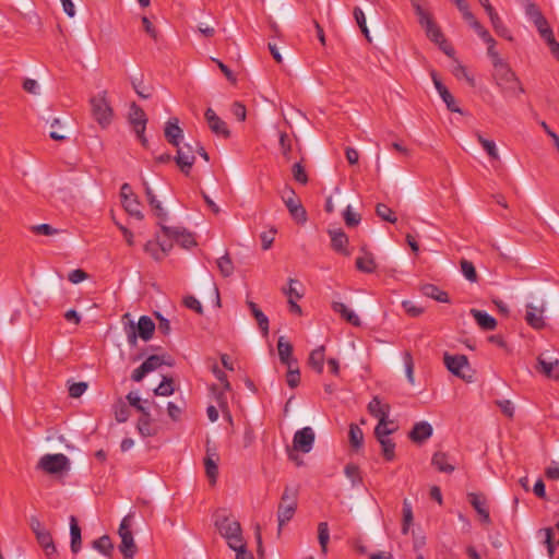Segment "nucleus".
Listing matches in <instances>:
<instances>
[{"instance_id":"obj_1","label":"nucleus","mask_w":559,"mask_h":559,"mask_svg":"<svg viewBox=\"0 0 559 559\" xmlns=\"http://www.w3.org/2000/svg\"><path fill=\"white\" fill-rule=\"evenodd\" d=\"M214 526L226 540L229 548L242 546V542H245L242 528L235 518L217 512L215 514Z\"/></svg>"},{"instance_id":"obj_2","label":"nucleus","mask_w":559,"mask_h":559,"mask_svg":"<svg viewBox=\"0 0 559 559\" xmlns=\"http://www.w3.org/2000/svg\"><path fill=\"white\" fill-rule=\"evenodd\" d=\"M492 76L503 93L513 96L524 93L522 84L507 62H498L493 66Z\"/></svg>"},{"instance_id":"obj_3","label":"nucleus","mask_w":559,"mask_h":559,"mask_svg":"<svg viewBox=\"0 0 559 559\" xmlns=\"http://www.w3.org/2000/svg\"><path fill=\"white\" fill-rule=\"evenodd\" d=\"M154 331L155 323L147 316L140 317L138 324H135L133 321H129V323L124 325L128 343L133 347L138 344V337H141L145 342L150 341L154 334Z\"/></svg>"},{"instance_id":"obj_4","label":"nucleus","mask_w":559,"mask_h":559,"mask_svg":"<svg viewBox=\"0 0 559 559\" xmlns=\"http://www.w3.org/2000/svg\"><path fill=\"white\" fill-rule=\"evenodd\" d=\"M412 5L418 17V23L425 29L427 37L435 44L442 45L444 36L440 27L433 21L431 13L424 9L416 0L412 1Z\"/></svg>"},{"instance_id":"obj_5","label":"nucleus","mask_w":559,"mask_h":559,"mask_svg":"<svg viewBox=\"0 0 559 559\" xmlns=\"http://www.w3.org/2000/svg\"><path fill=\"white\" fill-rule=\"evenodd\" d=\"M298 490L296 488L286 486L281 498V503L277 510L278 520V534L283 526L292 520L297 509Z\"/></svg>"},{"instance_id":"obj_6","label":"nucleus","mask_w":559,"mask_h":559,"mask_svg":"<svg viewBox=\"0 0 559 559\" xmlns=\"http://www.w3.org/2000/svg\"><path fill=\"white\" fill-rule=\"evenodd\" d=\"M131 520L132 515L128 514L124 516L119 525L118 535L121 539L119 545V550L122 554L124 559H134V556L138 551L136 544L133 538V534L131 532Z\"/></svg>"},{"instance_id":"obj_7","label":"nucleus","mask_w":559,"mask_h":559,"mask_svg":"<svg viewBox=\"0 0 559 559\" xmlns=\"http://www.w3.org/2000/svg\"><path fill=\"white\" fill-rule=\"evenodd\" d=\"M90 103L95 120L102 127L108 126L112 118V109L107 100L106 92H102L98 95L92 97Z\"/></svg>"},{"instance_id":"obj_8","label":"nucleus","mask_w":559,"mask_h":559,"mask_svg":"<svg viewBox=\"0 0 559 559\" xmlns=\"http://www.w3.org/2000/svg\"><path fill=\"white\" fill-rule=\"evenodd\" d=\"M281 198L285 203L289 214L298 223L304 224L307 221V212L302 206L299 198L296 192L290 187H285L283 190Z\"/></svg>"},{"instance_id":"obj_9","label":"nucleus","mask_w":559,"mask_h":559,"mask_svg":"<svg viewBox=\"0 0 559 559\" xmlns=\"http://www.w3.org/2000/svg\"><path fill=\"white\" fill-rule=\"evenodd\" d=\"M38 468L47 474H61L70 469V461L61 453L46 454L40 457Z\"/></svg>"},{"instance_id":"obj_10","label":"nucleus","mask_w":559,"mask_h":559,"mask_svg":"<svg viewBox=\"0 0 559 559\" xmlns=\"http://www.w3.org/2000/svg\"><path fill=\"white\" fill-rule=\"evenodd\" d=\"M129 122L131 123L138 139L141 141L143 146L147 145V139L144 135L147 118L144 110L135 103L130 105Z\"/></svg>"},{"instance_id":"obj_11","label":"nucleus","mask_w":559,"mask_h":559,"mask_svg":"<svg viewBox=\"0 0 559 559\" xmlns=\"http://www.w3.org/2000/svg\"><path fill=\"white\" fill-rule=\"evenodd\" d=\"M546 310V304L542 301L539 305L533 302L526 304V311L524 319L526 323L534 330H543L546 326V320L544 317Z\"/></svg>"},{"instance_id":"obj_12","label":"nucleus","mask_w":559,"mask_h":559,"mask_svg":"<svg viewBox=\"0 0 559 559\" xmlns=\"http://www.w3.org/2000/svg\"><path fill=\"white\" fill-rule=\"evenodd\" d=\"M219 454L216 447L206 442V453L203 460L206 477L211 485H215L218 476Z\"/></svg>"},{"instance_id":"obj_13","label":"nucleus","mask_w":559,"mask_h":559,"mask_svg":"<svg viewBox=\"0 0 559 559\" xmlns=\"http://www.w3.org/2000/svg\"><path fill=\"white\" fill-rule=\"evenodd\" d=\"M316 435L311 427H304L297 430L293 438V448L302 453H309L314 443Z\"/></svg>"},{"instance_id":"obj_14","label":"nucleus","mask_w":559,"mask_h":559,"mask_svg":"<svg viewBox=\"0 0 559 559\" xmlns=\"http://www.w3.org/2000/svg\"><path fill=\"white\" fill-rule=\"evenodd\" d=\"M163 234L180 243L183 248L189 249L195 245L193 235L182 227H169L160 224Z\"/></svg>"},{"instance_id":"obj_15","label":"nucleus","mask_w":559,"mask_h":559,"mask_svg":"<svg viewBox=\"0 0 559 559\" xmlns=\"http://www.w3.org/2000/svg\"><path fill=\"white\" fill-rule=\"evenodd\" d=\"M212 371L215 374L216 379L221 382L222 388L213 385L211 388V391L215 395V400H216L218 406L221 408H225L227 405V401L225 397V391L230 390V384L227 380L226 373L223 370H221L217 365L213 366Z\"/></svg>"},{"instance_id":"obj_16","label":"nucleus","mask_w":559,"mask_h":559,"mask_svg":"<svg viewBox=\"0 0 559 559\" xmlns=\"http://www.w3.org/2000/svg\"><path fill=\"white\" fill-rule=\"evenodd\" d=\"M443 361L448 370L454 376L466 379L464 369H468L469 364L467 357L464 355H450L448 353L443 356Z\"/></svg>"},{"instance_id":"obj_17","label":"nucleus","mask_w":559,"mask_h":559,"mask_svg":"<svg viewBox=\"0 0 559 559\" xmlns=\"http://www.w3.org/2000/svg\"><path fill=\"white\" fill-rule=\"evenodd\" d=\"M175 160H176V164L178 165V167L180 168V170L183 174L189 175V173L195 162V156L193 154L192 146L189 144H186L182 147L178 146Z\"/></svg>"},{"instance_id":"obj_18","label":"nucleus","mask_w":559,"mask_h":559,"mask_svg":"<svg viewBox=\"0 0 559 559\" xmlns=\"http://www.w3.org/2000/svg\"><path fill=\"white\" fill-rule=\"evenodd\" d=\"M164 135L169 144L178 147L181 140L183 139V131L179 127V119L174 117L170 118L164 128Z\"/></svg>"},{"instance_id":"obj_19","label":"nucleus","mask_w":559,"mask_h":559,"mask_svg":"<svg viewBox=\"0 0 559 559\" xmlns=\"http://www.w3.org/2000/svg\"><path fill=\"white\" fill-rule=\"evenodd\" d=\"M205 120L211 131L216 135H222L224 138H228L230 135V131L225 121H223L212 108L206 109Z\"/></svg>"},{"instance_id":"obj_20","label":"nucleus","mask_w":559,"mask_h":559,"mask_svg":"<svg viewBox=\"0 0 559 559\" xmlns=\"http://www.w3.org/2000/svg\"><path fill=\"white\" fill-rule=\"evenodd\" d=\"M558 367H559V359L548 357L547 353H543L537 357L536 370L542 372L543 374H545L548 378L555 379V374L559 373V371L557 370Z\"/></svg>"},{"instance_id":"obj_21","label":"nucleus","mask_w":559,"mask_h":559,"mask_svg":"<svg viewBox=\"0 0 559 559\" xmlns=\"http://www.w3.org/2000/svg\"><path fill=\"white\" fill-rule=\"evenodd\" d=\"M143 187L145 190V194L147 198V201L150 205L152 206L154 214L159 218V225L163 224V222L167 218V212L162 206L160 201L157 200L156 195L154 194L152 188L150 187L148 182L143 179Z\"/></svg>"},{"instance_id":"obj_22","label":"nucleus","mask_w":559,"mask_h":559,"mask_svg":"<svg viewBox=\"0 0 559 559\" xmlns=\"http://www.w3.org/2000/svg\"><path fill=\"white\" fill-rule=\"evenodd\" d=\"M432 436V426L427 421L416 423L408 437L413 442L421 443Z\"/></svg>"},{"instance_id":"obj_23","label":"nucleus","mask_w":559,"mask_h":559,"mask_svg":"<svg viewBox=\"0 0 559 559\" xmlns=\"http://www.w3.org/2000/svg\"><path fill=\"white\" fill-rule=\"evenodd\" d=\"M329 235L331 237V246L333 250L344 255H349V251L347 250V235L342 229H331L329 230Z\"/></svg>"},{"instance_id":"obj_24","label":"nucleus","mask_w":559,"mask_h":559,"mask_svg":"<svg viewBox=\"0 0 559 559\" xmlns=\"http://www.w3.org/2000/svg\"><path fill=\"white\" fill-rule=\"evenodd\" d=\"M390 409V405L388 403H383L378 396H374L368 404L369 414L377 418L378 421L388 419Z\"/></svg>"},{"instance_id":"obj_25","label":"nucleus","mask_w":559,"mask_h":559,"mask_svg":"<svg viewBox=\"0 0 559 559\" xmlns=\"http://www.w3.org/2000/svg\"><path fill=\"white\" fill-rule=\"evenodd\" d=\"M469 312L481 330L493 331L497 328V320L487 312L478 309H471Z\"/></svg>"},{"instance_id":"obj_26","label":"nucleus","mask_w":559,"mask_h":559,"mask_svg":"<svg viewBox=\"0 0 559 559\" xmlns=\"http://www.w3.org/2000/svg\"><path fill=\"white\" fill-rule=\"evenodd\" d=\"M332 309L334 312L338 313L348 323H350L355 326H360L361 321H360L359 317L352 309H349L345 304L340 302V301H333Z\"/></svg>"},{"instance_id":"obj_27","label":"nucleus","mask_w":559,"mask_h":559,"mask_svg":"<svg viewBox=\"0 0 559 559\" xmlns=\"http://www.w3.org/2000/svg\"><path fill=\"white\" fill-rule=\"evenodd\" d=\"M35 536H36L37 543L45 550V552L48 557H51L57 554V549H56L51 533L47 528L39 532Z\"/></svg>"},{"instance_id":"obj_28","label":"nucleus","mask_w":559,"mask_h":559,"mask_svg":"<svg viewBox=\"0 0 559 559\" xmlns=\"http://www.w3.org/2000/svg\"><path fill=\"white\" fill-rule=\"evenodd\" d=\"M489 16V20L491 22V25L495 29V32L509 40H512V36L510 35L509 29L504 26L503 22L501 21L498 13L495 11V9H488V12H486Z\"/></svg>"},{"instance_id":"obj_29","label":"nucleus","mask_w":559,"mask_h":559,"mask_svg":"<svg viewBox=\"0 0 559 559\" xmlns=\"http://www.w3.org/2000/svg\"><path fill=\"white\" fill-rule=\"evenodd\" d=\"M324 346H319L318 348L313 349L308 358L309 366L316 370L318 373L323 372L324 367Z\"/></svg>"},{"instance_id":"obj_30","label":"nucleus","mask_w":559,"mask_h":559,"mask_svg":"<svg viewBox=\"0 0 559 559\" xmlns=\"http://www.w3.org/2000/svg\"><path fill=\"white\" fill-rule=\"evenodd\" d=\"M247 305H248L252 316L257 320V323H258L261 332L263 333V335H267V333H269L267 317L258 308L257 304H254L253 301L248 300Z\"/></svg>"},{"instance_id":"obj_31","label":"nucleus","mask_w":559,"mask_h":559,"mask_svg":"<svg viewBox=\"0 0 559 559\" xmlns=\"http://www.w3.org/2000/svg\"><path fill=\"white\" fill-rule=\"evenodd\" d=\"M151 421L152 419L150 412H144V414H142V416L139 418L136 425L138 431L141 436L152 437L156 435V429L152 427Z\"/></svg>"},{"instance_id":"obj_32","label":"nucleus","mask_w":559,"mask_h":559,"mask_svg":"<svg viewBox=\"0 0 559 559\" xmlns=\"http://www.w3.org/2000/svg\"><path fill=\"white\" fill-rule=\"evenodd\" d=\"M356 267L364 273H373L377 267L373 255L370 252H365L362 257H358L356 259Z\"/></svg>"},{"instance_id":"obj_33","label":"nucleus","mask_w":559,"mask_h":559,"mask_svg":"<svg viewBox=\"0 0 559 559\" xmlns=\"http://www.w3.org/2000/svg\"><path fill=\"white\" fill-rule=\"evenodd\" d=\"M122 204L126 211L136 219L142 221L144 218V215L141 211V203L135 194L133 197H128V199L122 201Z\"/></svg>"},{"instance_id":"obj_34","label":"nucleus","mask_w":559,"mask_h":559,"mask_svg":"<svg viewBox=\"0 0 559 559\" xmlns=\"http://www.w3.org/2000/svg\"><path fill=\"white\" fill-rule=\"evenodd\" d=\"M432 465L436 466L442 473H452L454 465L449 462V457L443 452H436L432 456Z\"/></svg>"},{"instance_id":"obj_35","label":"nucleus","mask_w":559,"mask_h":559,"mask_svg":"<svg viewBox=\"0 0 559 559\" xmlns=\"http://www.w3.org/2000/svg\"><path fill=\"white\" fill-rule=\"evenodd\" d=\"M71 550L76 554L81 548V528L74 516L70 518Z\"/></svg>"},{"instance_id":"obj_36","label":"nucleus","mask_w":559,"mask_h":559,"mask_svg":"<svg viewBox=\"0 0 559 559\" xmlns=\"http://www.w3.org/2000/svg\"><path fill=\"white\" fill-rule=\"evenodd\" d=\"M93 548L106 557H111L114 551V544L108 535H103L93 542Z\"/></svg>"},{"instance_id":"obj_37","label":"nucleus","mask_w":559,"mask_h":559,"mask_svg":"<svg viewBox=\"0 0 559 559\" xmlns=\"http://www.w3.org/2000/svg\"><path fill=\"white\" fill-rule=\"evenodd\" d=\"M421 292L425 296L427 297H430L437 301H440V302H449V295L443 292V290H440L437 286L432 285V284H427V285H424L421 287Z\"/></svg>"},{"instance_id":"obj_38","label":"nucleus","mask_w":559,"mask_h":559,"mask_svg":"<svg viewBox=\"0 0 559 559\" xmlns=\"http://www.w3.org/2000/svg\"><path fill=\"white\" fill-rule=\"evenodd\" d=\"M475 136L491 159L498 160L500 158L497 145L492 140L484 138L479 132H476Z\"/></svg>"},{"instance_id":"obj_39","label":"nucleus","mask_w":559,"mask_h":559,"mask_svg":"<svg viewBox=\"0 0 559 559\" xmlns=\"http://www.w3.org/2000/svg\"><path fill=\"white\" fill-rule=\"evenodd\" d=\"M277 352L281 362H288L293 357V345L284 337L280 336L277 341Z\"/></svg>"},{"instance_id":"obj_40","label":"nucleus","mask_w":559,"mask_h":559,"mask_svg":"<svg viewBox=\"0 0 559 559\" xmlns=\"http://www.w3.org/2000/svg\"><path fill=\"white\" fill-rule=\"evenodd\" d=\"M397 429V426L388 419L382 421H378V425L374 428V435L377 438H386L389 435L393 433Z\"/></svg>"},{"instance_id":"obj_41","label":"nucleus","mask_w":559,"mask_h":559,"mask_svg":"<svg viewBox=\"0 0 559 559\" xmlns=\"http://www.w3.org/2000/svg\"><path fill=\"white\" fill-rule=\"evenodd\" d=\"M216 264L224 277H229L233 275L235 266L228 253H225L223 257L217 259Z\"/></svg>"},{"instance_id":"obj_42","label":"nucleus","mask_w":559,"mask_h":559,"mask_svg":"<svg viewBox=\"0 0 559 559\" xmlns=\"http://www.w3.org/2000/svg\"><path fill=\"white\" fill-rule=\"evenodd\" d=\"M460 266L462 274L467 281H469L471 283H476L478 281V274L476 272L474 264L471 261L462 259L460 261Z\"/></svg>"},{"instance_id":"obj_43","label":"nucleus","mask_w":559,"mask_h":559,"mask_svg":"<svg viewBox=\"0 0 559 559\" xmlns=\"http://www.w3.org/2000/svg\"><path fill=\"white\" fill-rule=\"evenodd\" d=\"M353 15H354V19H355L357 25L359 26L361 33L364 34L366 39L370 43L371 37H370L369 29L367 27L366 16H365L364 11L359 7H355L354 11H353Z\"/></svg>"},{"instance_id":"obj_44","label":"nucleus","mask_w":559,"mask_h":559,"mask_svg":"<svg viewBox=\"0 0 559 559\" xmlns=\"http://www.w3.org/2000/svg\"><path fill=\"white\" fill-rule=\"evenodd\" d=\"M344 473L346 477L350 479L353 487L360 485L362 483L360 469L356 464H347L344 468Z\"/></svg>"},{"instance_id":"obj_45","label":"nucleus","mask_w":559,"mask_h":559,"mask_svg":"<svg viewBox=\"0 0 559 559\" xmlns=\"http://www.w3.org/2000/svg\"><path fill=\"white\" fill-rule=\"evenodd\" d=\"M524 10L534 24L540 22V20L545 17L539 8L531 0L525 1Z\"/></svg>"},{"instance_id":"obj_46","label":"nucleus","mask_w":559,"mask_h":559,"mask_svg":"<svg viewBox=\"0 0 559 559\" xmlns=\"http://www.w3.org/2000/svg\"><path fill=\"white\" fill-rule=\"evenodd\" d=\"M381 444L382 454L388 461L395 457V443L390 438H377Z\"/></svg>"},{"instance_id":"obj_47","label":"nucleus","mask_w":559,"mask_h":559,"mask_svg":"<svg viewBox=\"0 0 559 559\" xmlns=\"http://www.w3.org/2000/svg\"><path fill=\"white\" fill-rule=\"evenodd\" d=\"M164 364H166L168 366L173 365L170 361H165L164 358L158 355H151L143 361V366L145 367V369L148 373L156 370Z\"/></svg>"},{"instance_id":"obj_48","label":"nucleus","mask_w":559,"mask_h":559,"mask_svg":"<svg viewBox=\"0 0 559 559\" xmlns=\"http://www.w3.org/2000/svg\"><path fill=\"white\" fill-rule=\"evenodd\" d=\"M376 213L377 215L389 223H396L397 217L395 216L394 212L385 204L378 203L376 205Z\"/></svg>"},{"instance_id":"obj_49","label":"nucleus","mask_w":559,"mask_h":559,"mask_svg":"<svg viewBox=\"0 0 559 559\" xmlns=\"http://www.w3.org/2000/svg\"><path fill=\"white\" fill-rule=\"evenodd\" d=\"M131 84L141 98L147 99L152 96V87L145 85L142 79H132Z\"/></svg>"},{"instance_id":"obj_50","label":"nucleus","mask_w":559,"mask_h":559,"mask_svg":"<svg viewBox=\"0 0 559 559\" xmlns=\"http://www.w3.org/2000/svg\"><path fill=\"white\" fill-rule=\"evenodd\" d=\"M115 418L118 423H124L130 417V408L129 406L122 402L118 401L114 406Z\"/></svg>"},{"instance_id":"obj_51","label":"nucleus","mask_w":559,"mask_h":559,"mask_svg":"<svg viewBox=\"0 0 559 559\" xmlns=\"http://www.w3.org/2000/svg\"><path fill=\"white\" fill-rule=\"evenodd\" d=\"M413 522V511L411 503L407 500L403 502V524H402V533L407 534L409 531V526Z\"/></svg>"},{"instance_id":"obj_52","label":"nucleus","mask_w":559,"mask_h":559,"mask_svg":"<svg viewBox=\"0 0 559 559\" xmlns=\"http://www.w3.org/2000/svg\"><path fill=\"white\" fill-rule=\"evenodd\" d=\"M364 441L362 430L356 425H349V442L354 448H359Z\"/></svg>"},{"instance_id":"obj_53","label":"nucleus","mask_w":559,"mask_h":559,"mask_svg":"<svg viewBox=\"0 0 559 559\" xmlns=\"http://www.w3.org/2000/svg\"><path fill=\"white\" fill-rule=\"evenodd\" d=\"M318 539L321 546L322 552H326V546L330 539L329 527L326 522H321L318 525Z\"/></svg>"},{"instance_id":"obj_54","label":"nucleus","mask_w":559,"mask_h":559,"mask_svg":"<svg viewBox=\"0 0 559 559\" xmlns=\"http://www.w3.org/2000/svg\"><path fill=\"white\" fill-rule=\"evenodd\" d=\"M155 395L169 396L174 393L173 379L164 377L159 385L154 390Z\"/></svg>"},{"instance_id":"obj_55","label":"nucleus","mask_w":559,"mask_h":559,"mask_svg":"<svg viewBox=\"0 0 559 559\" xmlns=\"http://www.w3.org/2000/svg\"><path fill=\"white\" fill-rule=\"evenodd\" d=\"M457 9L462 12L464 20L471 27L478 23L475 15L469 11L468 4L464 0H457Z\"/></svg>"},{"instance_id":"obj_56","label":"nucleus","mask_w":559,"mask_h":559,"mask_svg":"<svg viewBox=\"0 0 559 559\" xmlns=\"http://www.w3.org/2000/svg\"><path fill=\"white\" fill-rule=\"evenodd\" d=\"M404 366H405V372L407 380L411 384H414V360L409 352H405L403 355Z\"/></svg>"},{"instance_id":"obj_57","label":"nucleus","mask_w":559,"mask_h":559,"mask_svg":"<svg viewBox=\"0 0 559 559\" xmlns=\"http://www.w3.org/2000/svg\"><path fill=\"white\" fill-rule=\"evenodd\" d=\"M293 177L294 179L301 183L306 185L308 182V176L305 170V167L301 165V163H295L292 168Z\"/></svg>"},{"instance_id":"obj_58","label":"nucleus","mask_w":559,"mask_h":559,"mask_svg":"<svg viewBox=\"0 0 559 559\" xmlns=\"http://www.w3.org/2000/svg\"><path fill=\"white\" fill-rule=\"evenodd\" d=\"M468 501L473 506L475 511H478V510H481V509H485L486 507H488L486 497L483 495H479V493H475V492L468 493Z\"/></svg>"},{"instance_id":"obj_59","label":"nucleus","mask_w":559,"mask_h":559,"mask_svg":"<svg viewBox=\"0 0 559 559\" xmlns=\"http://www.w3.org/2000/svg\"><path fill=\"white\" fill-rule=\"evenodd\" d=\"M344 221L348 227H354L359 224L360 215L353 211L352 206L348 205L344 212Z\"/></svg>"},{"instance_id":"obj_60","label":"nucleus","mask_w":559,"mask_h":559,"mask_svg":"<svg viewBox=\"0 0 559 559\" xmlns=\"http://www.w3.org/2000/svg\"><path fill=\"white\" fill-rule=\"evenodd\" d=\"M31 230L36 235L53 236L58 234V229L53 228L49 224H39L31 227Z\"/></svg>"},{"instance_id":"obj_61","label":"nucleus","mask_w":559,"mask_h":559,"mask_svg":"<svg viewBox=\"0 0 559 559\" xmlns=\"http://www.w3.org/2000/svg\"><path fill=\"white\" fill-rule=\"evenodd\" d=\"M276 231V228L271 227L267 231H263L260 235L263 250H267L272 247Z\"/></svg>"},{"instance_id":"obj_62","label":"nucleus","mask_w":559,"mask_h":559,"mask_svg":"<svg viewBox=\"0 0 559 559\" xmlns=\"http://www.w3.org/2000/svg\"><path fill=\"white\" fill-rule=\"evenodd\" d=\"M440 97L445 103L447 108L452 112H459L462 114V110L460 107L456 106L455 99L452 96V94L449 92V90L443 91L442 94H440Z\"/></svg>"},{"instance_id":"obj_63","label":"nucleus","mask_w":559,"mask_h":559,"mask_svg":"<svg viewBox=\"0 0 559 559\" xmlns=\"http://www.w3.org/2000/svg\"><path fill=\"white\" fill-rule=\"evenodd\" d=\"M280 146H281L283 156L286 159H289V153L292 151V142H290L287 133H285V132L280 133Z\"/></svg>"},{"instance_id":"obj_64","label":"nucleus","mask_w":559,"mask_h":559,"mask_svg":"<svg viewBox=\"0 0 559 559\" xmlns=\"http://www.w3.org/2000/svg\"><path fill=\"white\" fill-rule=\"evenodd\" d=\"M127 400L129 404L134 407L136 411H139L141 414H144V412H148L146 407L143 405L142 400L139 397V395L134 392H130L127 395Z\"/></svg>"}]
</instances>
